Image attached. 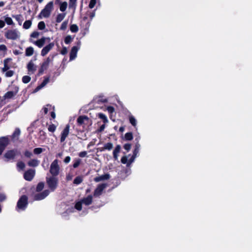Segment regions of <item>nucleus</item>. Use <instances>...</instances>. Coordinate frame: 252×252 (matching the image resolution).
<instances>
[{
    "mask_svg": "<svg viewBox=\"0 0 252 252\" xmlns=\"http://www.w3.org/2000/svg\"><path fill=\"white\" fill-rule=\"evenodd\" d=\"M54 10V2L53 1L49 2L41 11L39 16L42 18H47L50 17L53 10Z\"/></svg>",
    "mask_w": 252,
    "mask_h": 252,
    "instance_id": "f257e3e1",
    "label": "nucleus"
},
{
    "mask_svg": "<svg viewBox=\"0 0 252 252\" xmlns=\"http://www.w3.org/2000/svg\"><path fill=\"white\" fill-rule=\"evenodd\" d=\"M46 180L49 188L52 191H54L58 186V178L56 176L47 175Z\"/></svg>",
    "mask_w": 252,
    "mask_h": 252,
    "instance_id": "f03ea898",
    "label": "nucleus"
},
{
    "mask_svg": "<svg viewBox=\"0 0 252 252\" xmlns=\"http://www.w3.org/2000/svg\"><path fill=\"white\" fill-rule=\"evenodd\" d=\"M93 196L91 195H88V196L83 198L80 201L76 202L75 205V208L80 211L82 209V204H84L86 206L90 205L92 203Z\"/></svg>",
    "mask_w": 252,
    "mask_h": 252,
    "instance_id": "7ed1b4c3",
    "label": "nucleus"
},
{
    "mask_svg": "<svg viewBox=\"0 0 252 252\" xmlns=\"http://www.w3.org/2000/svg\"><path fill=\"white\" fill-rule=\"evenodd\" d=\"M27 205L28 197L26 195H23L17 202L16 210L18 211H23L26 208Z\"/></svg>",
    "mask_w": 252,
    "mask_h": 252,
    "instance_id": "20e7f679",
    "label": "nucleus"
},
{
    "mask_svg": "<svg viewBox=\"0 0 252 252\" xmlns=\"http://www.w3.org/2000/svg\"><path fill=\"white\" fill-rule=\"evenodd\" d=\"M60 166L58 164V160L55 159L51 164L50 167V176H57L60 173Z\"/></svg>",
    "mask_w": 252,
    "mask_h": 252,
    "instance_id": "39448f33",
    "label": "nucleus"
},
{
    "mask_svg": "<svg viewBox=\"0 0 252 252\" xmlns=\"http://www.w3.org/2000/svg\"><path fill=\"white\" fill-rule=\"evenodd\" d=\"M4 35L7 39L16 40L20 37V33L17 30H10L5 32Z\"/></svg>",
    "mask_w": 252,
    "mask_h": 252,
    "instance_id": "423d86ee",
    "label": "nucleus"
},
{
    "mask_svg": "<svg viewBox=\"0 0 252 252\" xmlns=\"http://www.w3.org/2000/svg\"><path fill=\"white\" fill-rule=\"evenodd\" d=\"M9 143V139L8 136L0 137V155H1L6 147Z\"/></svg>",
    "mask_w": 252,
    "mask_h": 252,
    "instance_id": "0eeeda50",
    "label": "nucleus"
},
{
    "mask_svg": "<svg viewBox=\"0 0 252 252\" xmlns=\"http://www.w3.org/2000/svg\"><path fill=\"white\" fill-rule=\"evenodd\" d=\"M18 154H20V152L17 150H9L5 153L4 157L6 159L7 161H8L14 159L15 156Z\"/></svg>",
    "mask_w": 252,
    "mask_h": 252,
    "instance_id": "6e6552de",
    "label": "nucleus"
},
{
    "mask_svg": "<svg viewBox=\"0 0 252 252\" xmlns=\"http://www.w3.org/2000/svg\"><path fill=\"white\" fill-rule=\"evenodd\" d=\"M51 61V59L49 57L47 58L43 61V62L41 64L40 68L39 70V74H42L43 72L48 68L49 65Z\"/></svg>",
    "mask_w": 252,
    "mask_h": 252,
    "instance_id": "1a4fd4ad",
    "label": "nucleus"
},
{
    "mask_svg": "<svg viewBox=\"0 0 252 252\" xmlns=\"http://www.w3.org/2000/svg\"><path fill=\"white\" fill-rule=\"evenodd\" d=\"M49 194V190H45L42 192L38 193L34 195V199L35 200H40L45 198Z\"/></svg>",
    "mask_w": 252,
    "mask_h": 252,
    "instance_id": "9d476101",
    "label": "nucleus"
},
{
    "mask_svg": "<svg viewBox=\"0 0 252 252\" xmlns=\"http://www.w3.org/2000/svg\"><path fill=\"white\" fill-rule=\"evenodd\" d=\"M69 126L66 125L64 128L63 129L61 134V142H63L65 141L66 138L68 136L69 133Z\"/></svg>",
    "mask_w": 252,
    "mask_h": 252,
    "instance_id": "9b49d317",
    "label": "nucleus"
},
{
    "mask_svg": "<svg viewBox=\"0 0 252 252\" xmlns=\"http://www.w3.org/2000/svg\"><path fill=\"white\" fill-rule=\"evenodd\" d=\"M27 67L29 74H33L37 69V66L34 63L32 60H31L28 63Z\"/></svg>",
    "mask_w": 252,
    "mask_h": 252,
    "instance_id": "f8f14e48",
    "label": "nucleus"
},
{
    "mask_svg": "<svg viewBox=\"0 0 252 252\" xmlns=\"http://www.w3.org/2000/svg\"><path fill=\"white\" fill-rule=\"evenodd\" d=\"M106 187L107 184H102L99 185L95 189L94 193V196H98L101 195L103 190L106 188Z\"/></svg>",
    "mask_w": 252,
    "mask_h": 252,
    "instance_id": "ddd939ff",
    "label": "nucleus"
},
{
    "mask_svg": "<svg viewBox=\"0 0 252 252\" xmlns=\"http://www.w3.org/2000/svg\"><path fill=\"white\" fill-rule=\"evenodd\" d=\"M35 175V170L33 169H29L24 174V178L27 181H31Z\"/></svg>",
    "mask_w": 252,
    "mask_h": 252,
    "instance_id": "4468645a",
    "label": "nucleus"
},
{
    "mask_svg": "<svg viewBox=\"0 0 252 252\" xmlns=\"http://www.w3.org/2000/svg\"><path fill=\"white\" fill-rule=\"evenodd\" d=\"M54 43L53 42H51L45 46L41 50V55L43 57L45 56L54 47Z\"/></svg>",
    "mask_w": 252,
    "mask_h": 252,
    "instance_id": "2eb2a0df",
    "label": "nucleus"
},
{
    "mask_svg": "<svg viewBox=\"0 0 252 252\" xmlns=\"http://www.w3.org/2000/svg\"><path fill=\"white\" fill-rule=\"evenodd\" d=\"M80 49V46H73L70 51V61H72L74 60L77 57V52Z\"/></svg>",
    "mask_w": 252,
    "mask_h": 252,
    "instance_id": "dca6fc26",
    "label": "nucleus"
},
{
    "mask_svg": "<svg viewBox=\"0 0 252 252\" xmlns=\"http://www.w3.org/2000/svg\"><path fill=\"white\" fill-rule=\"evenodd\" d=\"M18 92V88L16 87L14 91H9L4 95V99H10L15 96Z\"/></svg>",
    "mask_w": 252,
    "mask_h": 252,
    "instance_id": "f3484780",
    "label": "nucleus"
},
{
    "mask_svg": "<svg viewBox=\"0 0 252 252\" xmlns=\"http://www.w3.org/2000/svg\"><path fill=\"white\" fill-rule=\"evenodd\" d=\"M49 82V78H46L43 80V81L41 83V84L38 86L33 91V93H35L39 91L40 89L43 88L44 86H46V85Z\"/></svg>",
    "mask_w": 252,
    "mask_h": 252,
    "instance_id": "a211bd4d",
    "label": "nucleus"
},
{
    "mask_svg": "<svg viewBox=\"0 0 252 252\" xmlns=\"http://www.w3.org/2000/svg\"><path fill=\"white\" fill-rule=\"evenodd\" d=\"M49 82V78H46L43 80V81L41 83V84L38 86L33 91V93H35L39 91L40 89L43 88L44 86H46V85Z\"/></svg>",
    "mask_w": 252,
    "mask_h": 252,
    "instance_id": "6ab92c4d",
    "label": "nucleus"
},
{
    "mask_svg": "<svg viewBox=\"0 0 252 252\" xmlns=\"http://www.w3.org/2000/svg\"><path fill=\"white\" fill-rule=\"evenodd\" d=\"M110 176L109 174H105L100 176L95 177L94 179V181L95 182H99L101 181L108 180L110 178Z\"/></svg>",
    "mask_w": 252,
    "mask_h": 252,
    "instance_id": "aec40b11",
    "label": "nucleus"
},
{
    "mask_svg": "<svg viewBox=\"0 0 252 252\" xmlns=\"http://www.w3.org/2000/svg\"><path fill=\"white\" fill-rule=\"evenodd\" d=\"M11 60V59L10 58H7L4 60V61H3L4 66L2 68V71L3 72H6V71H7L9 69V66L8 63L9 62H10Z\"/></svg>",
    "mask_w": 252,
    "mask_h": 252,
    "instance_id": "412c9836",
    "label": "nucleus"
},
{
    "mask_svg": "<svg viewBox=\"0 0 252 252\" xmlns=\"http://www.w3.org/2000/svg\"><path fill=\"white\" fill-rule=\"evenodd\" d=\"M88 121V118L85 116H81L77 119V123L79 125H83L86 121Z\"/></svg>",
    "mask_w": 252,
    "mask_h": 252,
    "instance_id": "4be33fe9",
    "label": "nucleus"
},
{
    "mask_svg": "<svg viewBox=\"0 0 252 252\" xmlns=\"http://www.w3.org/2000/svg\"><path fill=\"white\" fill-rule=\"evenodd\" d=\"M120 150H121V146L120 145H117L114 151H113V157H114V158L115 160H117L118 159V154L119 153H120Z\"/></svg>",
    "mask_w": 252,
    "mask_h": 252,
    "instance_id": "5701e85b",
    "label": "nucleus"
},
{
    "mask_svg": "<svg viewBox=\"0 0 252 252\" xmlns=\"http://www.w3.org/2000/svg\"><path fill=\"white\" fill-rule=\"evenodd\" d=\"M45 40H46V38L42 37L41 39L36 41L34 42V44L36 45H37L38 47L41 48L44 45V44L45 42Z\"/></svg>",
    "mask_w": 252,
    "mask_h": 252,
    "instance_id": "b1692460",
    "label": "nucleus"
},
{
    "mask_svg": "<svg viewBox=\"0 0 252 252\" xmlns=\"http://www.w3.org/2000/svg\"><path fill=\"white\" fill-rule=\"evenodd\" d=\"M66 13H59L57 15L56 19V21L57 23H60L65 17Z\"/></svg>",
    "mask_w": 252,
    "mask_h": 252,
    "instance_id": "393cba45",
    "label": "nucleus"
},
{
    "mask_svg": "<svg viewBox=\"0 0 252 252\" xmlns=\"http://www.w3.org/2000/svg\"><path fill=\"white\" fill-rule=\"evenodd\" d=\"M34 52V49L32 47H29L26 49L25 51V55L26 56L29 57L33 55Z\"/></svg>",
    "mask_w": 252,
    "mask_h": 252,
    "instance_id": "a878e982",
    "label": "nucleus"
},
{
    "mask_svg": "<svg viewBox=\"0 0 252 252\" xmlns=\"http://www.w3.org/2000/svg\"><path fill=\"white\" fill-rule=\"evenodd\" d=\"M39 163V161L35 159H31L28 163L29 166L32 167L37 166Z\"/></svg>",
    "mask_w": 252,
    "mask_h": 252,
    "instance_id": "bb28decb",
    "label": "nucleus"
},
{
    "mask_svg": "<svg viewBox=\"0 0 252 252\" xmlns=\"http://www.w3.org/2000/svg\"><path fill=\"white\" fill-rule=\"evenodd\" d=\"M129 123L134 127L136 126L137 121L136 119L131 114L128 116Z\"/></svg>",
    "mask_w": 252,
    "mask_h": 252,
    "instance_id": "cd10ccee",
    "label": "nucleus"
},
{
    "mask_svg": "<svg viewBox=\"0 0 252 252\" xmlns=\"http://www.w3.org/2000/svg\"><path fill=\"white\" fill-rule=\"evenodd\" d=\"M7 49L6 46L4 44L0 45V55L5 56L6 53Z\"/></svg>",
    "mask_w": 252,
    "mask_h": 252,
    "instance_id": "c85d7f7f",
    "label": "nucleus"
},
{
    "mask_svg": "<svg viewBox=\"0 0 252 252\" xmlns=\"http://www.w3.org/2000/svg\"><path fill=\"white\" fill-rule=\"evenodd\" d=\"M67 6V3L65 1L60 2V10L62 12H64L66 10Z\"/></svg>",
    "mask_w": 252,
    "mask_h": 252,
    "instance_id": "c756f323",
    "label": "nucleus"
},
{
    "mask_svg": "<svg viewBox=\"0 0 252 252\" xmlns=\"http://www.w3.org/2000/svg\"><path fill=\"white\" fill-rule=\"evenodd\" d=\"M113 145L112 143H106L104 145V147L102 148V149L101 151H103L105 150L110 151L113 148Z\"/></svg>",
    "mask_w": 252,
    "mask_h": 252,
    "instance_id": "7c9ffc66",
    "label": "nucleus"
},
{
    "mask_svg": "<svg viewBox=\"0 0 252 252\" xmlns=\"http://www.w3.org/2000/svg\"><path fill=\"white\" fill-rule=\"evenodd\" d=\"M77 0H69V7L70 8H73L75 9L76 6Z\"/></svg>",
    "mask_w": 252,
    "mask_h": 252,
    "instance_id": "2f4dec72",
    "label": "nucleus"
},
{
    "mask_svg": "<svg viewBox=\"0 0 252 252\" xmlns=\"http://www.w3.org/2000/svg\"><path fill=\"white\" fill-rule=\"evenodd\" d=\"M53 109L54 110V107L51 106V105H46L45 107H43V110L45 114H47L48 113V110H51Z\"/></svg>",
    "mask_w": 252,
    "mask_h": 252,
    "instance_id": "473e14b6",
    "label": "nucleus"
},
{
    "mask_svg": "<svg viewBox=\"0 0 252 252\" xmlns=\"http://www.w3.org/2000/svg\"><path fill=\"white\" fill-rule=\"evenodd\" d=\"M20 134V130H19V129H16L12 135V138L13 139H17Z\"/></svg>",
    "mask_w": 252,
    "mask_h": 252,
    "instance_id": "72a5a7b5",
    "label": "nucleus"
},
{
    "mask_svg": "<svg viewBox=\"0 0 252 252\" xmlns=\"http://www.w3.org/2000/svg\"><path fill=\"white\" fill-rule=\"evenodd\" d=\"M32 25V22L30 20L26 21L23 24V28L25 29H29Z\"/></svg>",
    "mask_w": 252,
    "mask_h": 252,
    "instance_id": "f704fd0d",
    "label": "nucleus"
},
{
    "mask_svg": "<svg viewBox=\"0 0 252 252\" xmlns=\"http://www.w3.org/2000/svg\"><path fill=\"white\" fill-rule=\"evenodd\" d=\"M17 166L19 171L23 170L25 167V164L22 161L18 162Z\"/></svg>",
    "mask_w": 252,
    "mask_h": 252,
    "instance_id": "c9c22d12",
    "label": "nucleus"
},
{
    "mask_svg": "<svg viewBox=\"0 0 252 252\" xmlns=\"http://www.w3.org/2000/svg\"><path fill=\"white\" fill-rule=\"evenodd\" d=\"M98 116L99 118L102 119L104 123H107L108 122L107 117L104 114L102 113H99L98 114Z\"/></svg>",
    "mask_w": 252,
    "mask_h": 252,
    "instance_id": "e433bc0d",
    "label": "nucleus"
},
{
    "mask_svg": "<svg viewBox=\"0 0 252 252\" xmlns=\"http://www.w3.org/2000/svg\"><path fill=\"white\" fill-rule=\"evenodd\" d=\"M19 23L20 25H22V23L23 21L22 16L21 15H17L13 16Z\"/></svg>",
    "mask_w": 252,
    "mask_h": 252,
    "instance_id": "4c0bfd02",
    "label": "nucleus"
},
{
    "mask_svg": "<svg viewBox=\"0 0 252 252\" xmlns=\"http://www.w3.org/2000/svg\"><path fill=\"white\" fill-rule=\"evenodd\" d=\"M70 30L72 32H77L78 31V27L75 24L71 25L70 27Z\"/></svg>",
    "mask_w": 252,
    "mask_h": 252,
    "instance_id": "58836bf2",
    "label": "nucleus"
},
{
    "mask_svg": "<svg viewBox=\"0 0 252 252\" xmlns=\"http://www.w3.org/2000/svg\"><path fill=\"white\" fill-rule=\"evenodd\" d=\"M82 178L80 176H78L74 180L73 183L76 185H79L82 182Z\"/></svg>",
    "mask_w": 252,
    "mask_h": 252,
    "instance_id": "ea45409f",
    "label": "nucleus"
},
{
    "mask_svg": "<svg viewBox=\"0 0 252 252\" xmlns=\"http://www.w3.org/2000/svg\"><path fill=\"white\" fill-rule=\"evenodd\" d=\"M125 138L126 140H131L133 139V135L132 133L127 132L126 133L125 135Z\"/></svg>",
    "mask_w": 252,
    "mask_h": 252,
    "instance_id": "a19ab883",
    "label": "nucleus"
},
{
    "mask_svg": "<svg viewBox=\"0 0 252 252\" xmlns=\"http://www.w3.org/2000/svg\"><path fill=\"white\" fill-rule=\"evenodd\" d=\"M44 187V184L43 183H39L38 184L37 187H36V191L38 192L42 190Z\"/></svg>",
    "mask_w": 252,
    "mask_h": 252,
    "instance_id": "79ce46f5",
    "label": "nucleus"
},
{
    "mask_svg": "<svg viewBox=\"0 0 252 252\" xmlns=\"http://www.w3.org/2000/svg\"><path fill=\"white\" fill-rule=\"evenodd\" d=\"M67 25H68V20L64 21L62 24L61 26L60 27V29L62 31L65 30L67 27Z\"/></svg>",
    "mask_w": 252,
    "mask_h": 252,
    "instance_id": "37998d69",
    "label": "nucleus"
},
{
    "mask_svg": "<svg viewBox=\"0 0 252 252\" xmlns=\"http://www.w3.org/2000/svg\"><path fill=\"white\" fill-rule=\"evenodd\" d=\"M31 78L29 76H24L22 78V81L24 83L27 84L31 81Z\"/></svg>",
    "mask_w": 252,
    "mask_h": 252,
    "instance_id": "c03bdc74",
    "label": "nucleus"
},
{
    "mask_svg": "<svg viewBox=\"0 0 252 252\" xmlns=\"http://www.w3.org/2000/svg\"><path fill=\"white\" fill-rule=\"evenodd\" d=\"M45 28V24L44 22L41 21L38 24V28L40 30H44Z\"/></svg>",
    "mask_w": 252,
    "mask_h": 252,
    "instance_id": "a18cd8bd",
    "label": "nucleus"
},
{
    "mask_svg": "<svg viewBox=\"0 0 252 252\" xmlns=\"http://www.w3.org/2000/svg\"><path fill=\"white\" fill-rule=\"evenodd\" d=\"M46 138V133L44 131H39V138L42 140H44Z\"/></svg>",
    "mask_w": 252,
    "mask_h": 252,
    "instance_id": "49530a36",
    "label": "nucleus"
},
{
    "mask_svg": "<svg viewBox=\"0 0 252 252\" xmlns=\"http://www.w3.org/2000/svg\"><path fill=\"white\" fill-rule=\"evenodd\" d=\"M56 126L55 125H50L48 127V129L50 132H54L56 130Z\"/></svg>",
    "mask_w": 252,
    "mask_h": 252,
    "instance_id": "de8ad7c7",
    "label": "nucleus"
},
{
    "mask_svg": "<svg viewBox=\"0 0 252 252\" xmlns=\"http://www.w3.org/2000/svg\"><path fill=\"white\" fill-rule=\"evenodd\" d=\"M43 151V149L41 148H36L33 150V153L34 154L38 155L41 154Z\"/></svg>",
    "mask_w": 252,
    "mask_h": 252,
    "instance_id": "09e8293b",
    "label": "nucleus"
},
{
    "mask_svg": "<svg viewBox=\"0 0 252 252\" xmlns=\"http://www.w3.org/2000/svg\"><path fill=\"white\" fill-rule=\"evenodd\" d=\"M5 21L7 25H13V22L11 18L7 17L5 18Z\"/></svg>",
    "mask_w": 252,
    "mask_h": 252,
    "instance_id": "8fccbe9b",
    "label": "nucleus"
},
{
    "mask_svg": "<svg viewBox=\"0 0 252 252\" xmlns=\"http://www.w3.org/2000/svg\"><path fill=\"white\" fill-rule=\"evenodd\" d=\"M72 38L70 35H67L65 37L64 39V42L66 44H69L72 41Z\"/></svg>",
    "mask_w": 252,
    "mask_h": 252,
    "instance_id": "3c124183",
    "label": "nucleus"
},
{
    "mask_svg": "<svg viewBox=\"0 0 252 252\" xmlns=\"http://www.w3.org/2000/svg\"><path fill=\"white\" fill-rule=\"evenodd\" d=\"M96 0H91L89 4V8L91 9L93 8L96 4Z\"/></svg>",
    "mask_w": 252,
    "mask_h": 252,
    "instance_id": "603ef678",
    "label": "nucleus"
},
{
    "mask_svg": "<svg viewBox=\"0 0 252 252\" xmlns=\"http://www.w3.org/2000/svg\"><path fill=\"white\" fill-rule=\"evenodd\" d=\"M14 74V71L12 70H7L5 73V76L7 77H10L12 76Z\"/></svg>",
    "mask_w": 252,
    "mask_h": 252,
    "instance_id": "864d4df0",
    "label": "nucleus"
},
{
    "mask_svg": "<svg viewBox=\"0 0 252 252\" xmlns=\"http://www.w3.org/2000/svg\"><path fill=\"white\" fill-rule=\"evenodd\" d=\"M139 147H140V145L139 144L136 145L135 149L134 151H133V156H135V157H136V156L139 152Z\"/></svg>",
    "mask_w": 252,
    "mask_h": 252,
    "instance_id": "5fc2aeb1",
    "label": "nucleus"
},
{
    "mask_svg": "<svg viewBox=\"0 0 252 252\" xmlns=\"http://www.w3.org/2000/svg\"><path fill=\"white\" fill-rule=\"evenodd\" d=\"M87 13L89 15V16L91 19V20H92L95 16L94 10L93 11H88Z\"/></svg>",
    "mask_w": 252,
    "mask_h": 252,
    "instance_id": "6e6d98bb",
    "label": "nucleus"
},
{
    "mask_svg": "<svg viewBox=\"0 0 252 252\" xmlns=\"http://www.w3.org/2000/svg\"><path fill=\"white\" fill-rule=\"evenodd\" d=\"M39 35V32L36 31L33 32L31 34V37L33 38H37Z\"/></svg>",
    "mask_w": 252,
    "mask_h": 252,
    "instance_id": "4d7b16f0",
    "label": "nucleus"
},
{
    "mask_svg": "<svg viewBox=\"0 0 252 252\" xmlns=\"http://www.w3.org/2000/svg\"><path fill=\"white\" fill-rule=\"evenodd\" d=\"M106 109L110 114H112L115 110L114 108L112 106H108Z\"/></svg>",
    "mask_w": 252,
    "mask_h": 252,
    "instance_id": "13d9d810",
    "label": "nucleus"
},
{
    "mask_svg": "<svg viewBox=\"0 0 252 252\" xmlns=\"http://www.w3.org/2000/svg\"><path fill=\"white\" fill-rule=\"evenodd\" d=\"M81 160L80 159H77L76 160L74 163H73V166L74 168H77L79 164H80Z\"/></svg>",
    "mask_w": 252,
    "mask_h": 252,
    "instance_id": "bf43d9fd",
    "label": "nucleus"
},
{
    "mask_svg": "<svg viewBox=\"0 0 252 252\" xmlns=\"http://www.w3.org/2000/svg\"><path fill=\"white\" fill-rule=\"evenodd\" d=\"M121 162L123 164H127L128 161H127V157H126V156L123 157L121 158Z\"/></svg>",
    "mask_w": 252,
    "mask_h": 252,
    "instance_id": "052dcab7",
    "label": "nucleus"
},
{
    "mask_svg": "<svg viewBox=\"0 0 252 252\" xmlns=\"http://www.w3.org/2000/svg\"><path fill=\"white\" fill-rule=\"evenodd\" d=\"M124 149L128 151L131 148V145L130 144H126L124 146Z\"/></svg>",
    "mask_w": 252,
    "mask_h": 252,
    "instance_id": "680f3d73",
    "label": "nucleus"
},
{
    "mask_svg": "<svg viewBox=\"0 0 252 252\" xmlns=\"http://www.w3.org/2000/svg\"><path fill=\"white\" fill-rule=\"evenodd\" d=\"M135 158L136 157L135 156H132L131 157V158L129 159V160L128 161L127 166H129L131 163H132L134 161Z\"/></svg>",
    "mask_w": 252,
    "mask_h": 252,
    "instance_id": "e2e57ef3",
    "label": "nucleus"
},
{
    "mask_svg": "<svg viewBox=\"0 0 252 252\" xmlns=\"http://www.w3.org/2000/svg\"><path fill=\"white\" fill-rule=\"evenodd\" d=\"M87 154V152L83 151V152H81L79 153V157H80L81 158H84L86 156Z\"/></svg>",
    "mask_w": 252,
    "mask_h": 252,
    "instance_id": "0e129e2a",
    "label": "nucleus"
},
{
    "mask_svg": "<svg viewBox=\"0 0 252 252\" xmlns=\"http://www.w3.org/2000/svg\"><path fill=\"white\" fill-rule=\"evenodd\" d=\"M67 53V49L66 47H64L63 48L62 50L61 51V53L62 55H65Z\"/></svg>",
    "mask_w": 252,
    "mask_h": 252,
    "instance_id": "69168bd1",
    "label": "nucleus"
},
{
    "mask_svg": "<svg viewBox=\"0 0 252 252\" xmlns=\"http://www.w3.org/2000/svg\"><path fill=\"white\" fill-rule=\"evenodd\" d=\"M24 155L26 157H27L28 158H30L32 156V153L31 152L26 151L25 152Z\"/></svg>",
    "mask_w": 252,
    "mask_h": 252,
    "instance_id": "338daca9",
    "label": "nucleus"
},
{
    "mask_svg": "<svg viewBox=\"0 0 252 252\" xmlns=\"http://www.w3.org/2000/svg\"><path fill=\"white\" fill-rule=\"evenodd\" d=\"M70 157H69V156H67L64 159V162L65 163H68L70 162Z\"/></svg>",
    "mask_w": 252,
    "mask_h": 252,
    "instance_id": "774afa93",
    "label": "nucleus"
}]
</instances>
